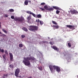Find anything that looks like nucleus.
I'll use <instances>...</instances> for the list:
<instances>
[{
    "instance_id": "f257e3e1",
    "label": "nucleus",
    "mask_w": 78,
    "mask_h": 78,
    "mask_svg": "<svg viewBox=\"0 0 78 78\" xmlns=\"http://www.w3.org/2000/svg\"><path fill=\"white\" fill-rule=\"evenodd\" d=\"M29 56L30 57L24 58V60H23V63L27 66H30L31 63L30 61H33L36 60V58L34 57L31 56L30 55H29Z\"/></svg>"
},
{
    "instance_id": "f03ea898",
    "label": "nucleus",
    "mask_w": 78,
    "mask_h": 78,
    "mask_svg": "<svg viewBox=\"0 0 78 78\" xmlns=\"http://www.w3.org/2000/svg\"><path fill=\"white\" fill-rule=\"evenodd\" d=\"M57 67L58 66H53L52 65H50L49 66V68L51 73H53L54 72H55Z\"/></svg>"
},
{
    "instance_id": "7ed1b4c3",
    "label": "nucleus",
    "mask_w": 78,
    "mask_h": 78,
    "mask_svg": "<svg viewBox=\"0 0 78 78\" xmlns=\"http://www.w3.org/2000/svg\"><path fill=\"white\" fill-rule=\"evenodd\" d=\"M11 18L12 19H14L15 21H18V22H22V21L24 20V18L23 17H21V18H14V16H11Z\"/></svg>"
},
{
    "instance_id": "20e7f679",
    "label": "nucleus",
    "mask_w": 78,
    "mask_h": 78,
    "mask_svg": "<svg viewBox=\"0 0 78 78\" xmlns=\"http://www.w3.org/2000/svg\"><path fill=\"white\" fill-rule=\"evenodd\" d=\"M29 30L33 31L34 30H38V27L36 26H29Z\"/></svg>"
},
{
    "instance_id": "39448f33",
    "label": "nucleus",
    "mask_w": 78,
    "mask_h": 78,
    "mask_svg": "<svg viewBox=\"0 0 78 78\" xmlns=\"http://www.w3.org/2000/svg\"><path fill=\"white\" fill-rule=\"evenodd\" d=\"M44 8L45 9H46V10H48V11H53V9H54L53 8H52V7H48V6H47V5H45L44 7Z\"/></svg>"
},
{
    "instance_id": "423d86ee",
    "label": "nucleus",
    "mask_w": 78,
    "mask_h": 78,
    "mask_svg": "<svg viewBox=\"0 0 78 78\" xmlns=\"http://www.w3.org/2000/svg\"><path fill=\"white\" fill-rule=\"evenodd\" d=\"M20 72V69H19L17 68L16 69L15 73V75L17 77H19V76H18V75H19V73Z\"/></svg>"
},
{
    "instance_id": "0eeeda50",
    "label": "nucleus",
    "mask_w": 78,
    "mask_h": 78,
    "mask_svg": "<svg viewBox=\"0 0 78 78\" xmlns=\"http://www.w3.org/2000/svg\"><path fill=\"white\" fill-rule=\"evenodd\" d=\"M71 14H76V13H78V12L76 10L72 9L70 11Z\"/></svg>"
},
{
    "instance_id": "6e6552de",
    "label": "nucleus",
    "mask_w": 78,
    "mask_h": 78,
    "mask_svg": "<svg viewBox=\"0 0 78 78\" xmlns=\"http://www.w3.org/2000/svg\"><path fill=\"white\" fill-rule=\"evenodd\" d=\"M66 27L67 28H69L70 29H73V30L75 29V26L70 25H67Z\"/></svg>"
},
{
    "instance_id": "1a4fd4ad",
    "label": "nucleus",
    "mask_w": 78,
    "mask_h": 78,
    "mask_svg": "<svg viewBox=\"0 0 78 78\" xmlns=\"http://www.w3.org/2000/svg\"><path fill=\"white\" fill-rule=\"evenodd\" d=\"M51 48H53V49H54L55 50H56L58 52L59 51V48H58L56 46H51Z\"/></svg>"
},
{
    "instance_id": "9d476101",
    "label": "nucleus",
    "mask_w": 78,
    "mask_h": 78,
    "mask_svg": "<svg viewBox=\"0 0 78 78\" xmlns=\"http://www.w3.org/2000/svg\"><path fill=\"white\" fill-rule=\"evenodd\" d=\"M28 2L30 3V4H31V1L30 0H26L25 1L24 4H25V5H28Z\"/></svg>"
},
{
    "instance_id": "9b49d317",
    "label": "nucleus",
    "mask_w": 78,
    "mask_h": 78,
    "mask_svg": "<svg viewBox=\"0 0 78 78\" xmlns=\"http://www.w3.org/2000/svg\"><path fill=\"white\" fill-rule=\"evenodd\" d=\"M10 58L11 61H13V55H12V53H9Z\"/></svg>"
},
{
    "instance_id": "f8f14e48",
    "label": "nucleus",
    "mask_w": 78,
    "mask_h": 78,
    "mask_svg": "<svg viewBox=\"0 0 78 78\" xmlns=\"http://www.w3.org/2000/svg\"><path fill=\"white\" fill-rule=\"evenodd\" d=\"M56 70L57 72H59L61 71V69H60L59 67L57 66L56 69Z\"/></svg>"
},
{
    "instance_id": "ddd939ff",
    "label": "nucleus",
    "mask_w": 78,
    "mask_h": 78,
    "mask_svg": "<svg viewBox=\"0 0 78 78\" xmlns=\"http://www.w3.org/2000/svg\"><path fill=\"white\" fill-rule=\"evenodd\" d=\"M9 67L11 68V69H12V70H13V68H14V66H13V65H12V64H10L9 66Z\"/></svg>"
},
{
    "instance_id": "4468645a",
    "label": "nucleus",
    "mask_w": 78,
    "mask_h": 78,
    "mask_svg": "<svg viewBox=\"0 0 78 78\" xmlns=\"http://www.w3.org/2000/svg\"><path fill=\"white\" fill-rule=\"evenodd\" d=\"M53 8H54L55 9H58V10H59L60 9H59V8L57 6H52Z\"/></svg>"
},
{
    "instance_id": "2eb2a0df",
    "label": "nucleus",
    "mask_w": 78,
    "mask_h": 78,
    "mask_svg": "<svg viewBox=\"0 0 78 78\" xmlns=\"http://www.w3.org/2000/svg\"><path fill=\"white\" fill-rule=\"evenodd\" d=\"M22 30L25 31H28V29L26 27H23L22 28Z\"/></svg>"
},
{
    "instance_id": "dca6fc26",
    "label": "nucleus",
    "mask_w": 78,
    "mask_h": 78,
    "mask_svg": "<svg viewBox=\"0 0 78 78\" xmlns=\"http://www.w3.org/2000/svg\"><path fill=\"white\" fill-rule=\"evenodd\" d=\"M52 27H54V28H55V29H58L59 28V26L58 25L56 26V25H53L52 26Z\"/></svg>"
},
{
    "instance_id": "f3484780",
    "label": "nucleus",
    "mask_w": 78,
    "mask_h": 78,
    "mask_svg": "<svg viewBox=\"0 0 78 78\" xmlns=\"http://www.w3.org/2000/svg\"><path fill=\"white\" fill-rule=\"evenodd\" d=\"M2 57H3V59L4 61H5V60H6V56L5 55H3Z\"/></svg>"
},
{
    "instance_id": "a211bd4d",
    "label": "nucleus",
    "mask_w": 78,
    "mask_h": 78,
    "mask_svg": "<svg viewBox=\"0 0 78 78\" xmlns=\"http://www.w3.org/2000/svg\"><path fill=\"white\" fill-rule=\"evenodd\" d=\"M31 19L30 16H27V20H28V21H30V20H31Z\"/></svg>"
},
{
    "instance_id": "6ab92c4d",
    "label": "nucleus",
    "mask_w": 78,
    "mask_h": 78,
    "mask_svg": "<svg viewBox=\"0 0 78 78\" xmlns=\"http://www.w3.org/2000/svg\"><path fill=\"white\" fill-rule=\"evenodd\" d=\"M37 18H41L42 17V16L41 14H38L37 15Z\"/></svg>"
},
{
    "instance_id": "aec40b11",
    "label": "nucleus",
    "mask_w": 78,
    "mask_h": 78,
    "mask_svg": "<svg viewBox=\"0 0 78 78\" xmlns=\"http://www.w3.org/2000/svg\"><path fill=\"white\" fill-rule=\"evenodd\" d=\"M2 31H3L5 34H7V31L6 30H5V29H2Z\"/></svg>"
},
{
    "instance_id": "412c9836",
    "label": "nucleus",
    "mask_w": 78,
    "mask_h": 78,
    "mask_svg": "<svg viewBox=\"0 0 78 78\" xmlns=\"http://www.w3.org/2000/svg\"><path fill=\"white\" fill-rule=\"evenodd\" d=\"M19 47L20 48H22V47H23V44H19Z\"/></svg>"
},
{
    "instance_id": "4be33fe9",
    "label": "nucleus",
    "mask_w": 78,
    "mask_h": 78,
    "mask_svg": "<svg viewBox=\"0 0 78 78\" xmlns=\"http://www.w3.org/2000/svg\"><path fill=\"white\" fill-rule=\"evenodd\" d=\"M26 12L27 13V14H32V12H31L30 11H27Z\"/></svg>"
},
{
    "instance_id": "5701e85b",
    "label": "nucleus",
    "mask_w": 78,
    "mask_h": 78,
    "mask_svg": "<svg viewBox=\"0 0 78 78\" xmlns=\"http://www.w3.org/2000/svg\"><path fill=\"white\" fill-rule=\"evenodd\" d=\"M52 22L53 24H54L55 25H57V23H56V22L55 21H52Z\"/></svg>"
},
{
    "instance_id": "b1692460",
    "label": "nucleus",
    "mask_w": 78,
    "mask_h": 78,
    "mask_svg": "<svg viewBox=\"0 0 78 78\" xmlns=\"http://www.w3.org/2000/svg\"><path fill=\"white\" fill-rule=\"evenodd\" d=\"M4 52L5 53L6 55H8V51H7V50H5Z\"/></svg>"
},
{
    "instance_id": "393cba45",
    "label": "nucleus",
    "mask_w": 78,
    "mask_h": 78,
    "mask_svg": "<svg viewBox=\"0 0 78 78\" xmlns=\"http://www.w3.org/2000/svg\"><path fill=\"white\" fill-rule=\"evenodd\" d=\"M68 47H71V43H68Z\"/></svg>"
},
{
    "instance_id": "a878e982",
    "label": "nucleus",
    "mask_w": 78,
    "mask_h": 78,
    "mask_svg": "<svg viewBox=\"0 0 78 78\" xmlns=\"http://www.w3.org/2000/svg\"><path fill=\"white\" fill-rule=\"evenodd\" d=\"M9 11L10 12H14V9H9Z\"/></svg>"
},
{
    "instance_id": "bb28decb",
    "label": "nucleus",
    "mask_w": 78,
    "mask_h": 78,
    "mask_svg": "<svg viewBox=\"0 0 78 78\" xmlns=\"http://www.w3.org/2000/svg\"><path fill=\"white\" fill-rule=\"evenodd\" d=\"M41 42L44 43V44H48V41H42Z\"/></svg>"
},
{
    "instance_id": "cd10ccee",
    "label": "nucleus",
    "mask_w": 78,
    "mask_h": 78,
    "mask_svg": "<svg viewBox=\"0 0 78 78\" xmlns=\"http://www.w3.org/2000/svg\"><path fill=\"white\" fill-rule=\"evenodd\" d=\"M40 23L41 25H43L44 24V22L41 20L40 21Z\"/></svg>"
},
{
    "instance_id": "c85d7f7f",
    "label": "nucleus",
    "mask_w": 78,
    "mask_h": 78,
    "mask_svg": "<svg viewBox=\"0 0 78 78\" xmlns=\"http://www.w3.org/2000/svg\"><path fill=\"white\" fill-rule=\"evenodd\" d=\"M49 44H51V45H53L54 43V42H49Z\"/></svg>"
},
{
    "instance_id": "c756f323",
    "label": "nucleus",
    "mask_w": 78,
    "mask_h": 78,
    "mask_svg": "<svg viewBox=\"0 0 78 78\" xmlns=\"http://www.w3.org/2000/svg\"><path fill=\"white\" fill-rule=\"evenodd\" d=\"M38 69L40 70H42V67L41 66V67H38Z\"/></svg>"
},
{
    "instance_id": "7c9ffc66",
    "label": "nucleus",
    "mask_w": 78,
    "mask_h": 78,
    "mask_svg": "<svg viewBox=\"0 0 78 78\" xmlns=\"http://www.w3.org/2000/svg\"><path fill=\"white\" fill-rule=\"evenodd\" d=\"M40 9H41V11H44L45 10V9H43L41 7L40 8H39Z\"/></svg>"
},
{
    "instance_id": "2f4dec72",
    "label": "nucleus",
    "mask_w": 78,
    "mask_h": 78,
    "mask_svg": "<svg viewBox=\"0 0 78 78\" xmlns=\"http://www.w3.org/2000/svg\"><path fill=\"white\" fill-rule=\"evenodd\" d=\"M34 17H36V14L33 13V12H32V14H31Z\"/></svg>"
},
{
    "instance_id": "473e14b6",
    "label": "nucleus",
    "mask_w": 78,
    "mask_h": 78,
    "mask_svg": "<svg viewBox=\"0 0 78 78\" xmlns=\"http://www.w3.org/2000/svg\"><path fill=\"white\" fill-rule=\"evenodd\" d=\"M0 51L2 52V53H4V50L3 49H1Z\"/></svg>"
},
{
    "instance_id": "72a5a7b5",
    "label": "nucleus",
    "mask_w": 78,
    "mask_h": 78,
    "mask_svg": "<svg viewBox=\"0 0 78 78\" xmlns=\"http://www.w3.org/2000/svg\"><path fill=\"white\" fill-rule=\"evenodd\" d=\"M56 13L57 14H58L59 13V10H56Z\"/></svg>"
},
{
    "instance_id": "f704fd0d",
    "label": "nucleus",
    "mask_w": 78,
    "mask_h": 78,
    "mask_svg": "<svg viewBox=\"0 0 78 78\" xmlns=\"http://www.w3.org/2000/svg\"><path fill=\"white\" fill-rule=\"evenodd\" d=\"M40 5H45V3L44 2H42L41 4Z\"/></svg>"
},
{
    "instance_id": "c9c22d12",
    "label": "nucleus",
    "mask_w": 78,
    "mask_h": 78,
    "mask_svg": "<svg viewBox=\"0 0 78 78\" xmlns=\"http://www.w3.org/2000/svg\"><path fill=\"white\" fill-rule=\"evenodd\" d=\"M8 74H5V75L4 74V75H3V76H4V77H5V76H6V77H7L8 76Z\"/></svg>"
},
{
    "instance_id": "e433bc0d",
    "label": "nucleus",
    "mask_w": 78,
    "mask_h": 78,
    "mask_svg": "<svg viewBox=\"0 0 78 78\" xmlns=\"http://www.w3.org/2000/svg\"><path fill=\"white\" fill-rule=\"evenodd\" d=\"M25 37V35H21V37L22 38H24Z\"/></svg>"
},
{
    "instance_id": "4c0bfd02",
    "label": "nucleus",
    "mask_w": 78,
    "mask_h": 78,
    "mask_svg": "<svg viewBox=\"0 0 78 78\" xmlns=\"http://www.w3.org/2000/svg\"><path fill=\"white\" fill-rule=\"evenodd\" d=\"M8 15L5 14L4 15V17H8Z\"/></svg>"
},
{
    "instance_id": "58836bf2",
    "label": "nucleus",
    "mask_w": 78,
    "mask_h": 78,
    "mask_svg": "<svg viewBox=\"0 0 78 78\" xmlns=\"http://www.w3.org/2000/svg\"><path fill=\"white\" fill-rule=\"evenodd\" d=\"M36 22H40V20H39V19H38L37 20H36Z\"/></svg>"
},
{
    "instance_id": "ea45409f",
    "label": "nucleus",
    "mask_w": 78,
    "mask_h": 78,
    "mask_svg": "<svg viewBox=\"0 0 78 78\" xmlns=\"http://www.w3.org/2000/svg\"><path fill=\"white\" fill-rule=\"evenodd\" d=\"M6 35L4 34H3L2 37H5Z\"/></svg>"
},
{
    "instance_id": "a19ab883",
    "label": "nucleus",
    "mask_w": 78,
    "mask_h": 78,
    "mask_svg": "<svg viewBox=\"0 0 78 78\" xmlns=\"http://www.w3.org/2000/svg\"><path fill=\"white\" fill-rule=\"evenodd\" d=\"M1 23L0 22V28H1Z\"/></svg>"
},
{
    "instance_id": "79ce46f5",
    "label": "nucleus",
    "mask_w": 78,
    "mask_h": 78,
    "mask_svg": "<svg viewBox=\"0 0 78 78\" xmlns=\"http://www.w3.org/2000/svg\"><path fill=\"white\" fill-rule=\"evenodd\" d=\"M0 36H2V37H3V34H1V35H0Z\"/></svg>"
},
{
    "instance_id": "37998d69",
    "label": "nucleus",
    "mask_w": 78,
    "mask_h": 78,
    "mask_svg": "<svg viewBox=\"0 0 78 78\" xmlns=\"http://www.w3.org/2000/svg\"><path fill=\"white\" fill-rule=\"evenodd\" d=\"M0 34H2V32H0Z\"/></svg>"
},
{
    "instance_id": "c03bdc74",
    "label": "nucleus",
    "mask_w": 78,
    "mask_h": 78,
    "mask_svg": "<svg viewBox=\"0 0 78 78\" xmlns=\"http://www.w3.org/2000/svg\"><path fill=\"white\" fill-rule=\"evenodd\" d=\"M0 50H1V48H0Z\"/></svg>"
},
{
    "instance_id": "a18cd8bd",
    "label": "nucleus",
    "mask_w": 78,
    "mask_h": 78,
    "mask_svg": "<svg viewBox=\"0 0 78 78\" xmlns=\"http://www.w3.org/2000/svg\"><path fill=\"white\" fill-rule=\"evenodd\" d=\"M71 42H73V41H71Z\"/></svg>"
},
{
    "instance_id": "49530a36",
    "label": "nucleus",
    "mask_w": 78,
    "mask_h": 78,
    "mask_svg": "<svg viewBox=\"0 0 78 78\" xmlns=\"http://www.w3.org/2000/svg\"><path fill=\"white\" fill-rule=\"evenodd\" d=\"M21 77V76H19V77Z\"/></svg>"
},
{
    "instance_id": "de8ad7c7",
    "label": "nucleus",
    "mask_w": 78,
    "mask_h": 78,
    "mask_svg": "<svg viewBox=\"0 0 78 78\" xmlns=\"http://www.w3.org/2000/svg\"><path fill=\"white\" fill-rule=\"evenodd\" d=\"M54 30H55V29H54Z\"/></svg>"
}]
</instances>
